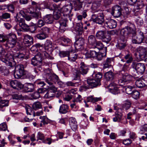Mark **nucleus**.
I'll return each mask as SVG.
<instances>
[{
	"mask_svg": "<svg viewBox=\"0 0 147 147\" xmlns=\"http://www.w3.org/2000/svg\"><path fill=\"white\" fill-rule=\"evenodd\" d=\"M76 30L79 32L80 34H82L83 30L82 25H78L76 26Z\"/></svg>",
	"mask_w": 147,
	"mask_h": 147,
	"instance_id": "0e129e2a",
	"label": "nucleus"
},
{
	"mask_svg": "<svg viewBox=\"0 0 147 147\" xmlns=\"http://www.w3.org/2000/svg\"><path fill=\"white\" fill-rule=\"evenodd\" d=\"M40 118L42 120L41 121V122L43 123L44 125L47 124L51 122V120L45 116H40Z\"/></svg>",
	"mask_w": 147,
	"mask_h": 147,
	"instance_id": "37998d69",
	"label": "nucleus"
},
{
	"mask_svg": "<svg viewBox=\"0 0 147 147\" xmlns=\"http://www.w3.org/2000/svg\"><path fill=\"white\" fill-rule=\"evenodd\" d=\"M113 59L112 58H107L103 63L104 68H107L112 67V64L113 63Z\"/></svg>",
	"mask_w": 147,
	"mask_h": 147,
	"instance_id": "bb28decb",
	"label": "nucleus"
},
{
	"mask_svg": "<svg viewBox=\"0 0 147 147\" xmlns=\"http://www.w3.org/2000/svg\"><path fill=\"white\" fill-rule=\"evenodd\" d=\"M131 103L129 101H127L122 105V108L123 110H127L130 107Z\"/></svg>",
	"mask_w": 147,
	"mask_h": 147,
	"instance_id": "5fc2aeb1",
	"label": "nucleus"
},
{
	"mask_svg": "<svg viewBox=\"0 0 147 147\" xmlns=\"http://www.w3.org/2000/svg\"><path fill=\"white\" fill-rule=\"evenodd\" d=\"M111 37L109 34L106 33L105 36L102 39L103 42H105L107 43L110 41L111 40Z\"/></svg>",
	"mask_w": 147,
	"mask_h": 147,
	"instance_id": "3c124183",
	"label": "nucleus"
},
{
	"mask_svg": "<svg viewBox=\"0 0 147 147\" xmlns=\"http://www.w3.org/2000/svg\"><path fill=\"white\" fill-rule=\"evenodd\" d=\"M26 111L28 115H32L33 117L35 116V114L34 111L31 108H26Z\"/></svg>",
	"mask_w": 147,
	"mask_h": 147,
	"instance_id": "864d4df0",
	"label": "nucleus"
},
{
	"mask_svg": "<svg viewBox=\"0 0 147 147\" xmlns=\"http://www.w3.org/2000/svg\"><path fill=\"white\" fill-rule=\"evenodd\" d=\"M102 76L101 73L100 72H98L97 74L94 72L92 75V76L94 79L97 80V81L99 80L100 82L101 79L102 78Z\"/></svg>",
	"mask_w": 147,
	"mask_h": 147,
	"instance_id": "a19ab883",
	"label": "nucleus"
},
{
	"mask_svg": "<svg viewBox=\"0 0 147 147\" xmlns=\"http://www.w3.org/2000/svg\"><path fill=\"white\" fill-rule=\"evenodd\" d=\"M87 83L89 85V86L92 88L100 86L101 83L99 81L93 78H90L87 80Z\"/></svg>",
	"mask_w": 147,
	"mask_h": 147,
	"instance_id": "f3484780",
	"label": "nucleus"
},
{
	"mask_svg": "<svg viewBox=\"0 0 147 147\" xmlns=\"http://www.w3.org/2000/svg\"><path fill=\"white\" fill-rule=\"evenodd\" d=\"M122 9L118 5H116L112 8L111 14L114 17L118 18L122 14Z\"/></svg>",
	"mask_w": 147,
	"mask_h": 147,
	"instance_id": "ddd939ff",
	"label": "nucleus"
},
{
	"mask_svg": "<svg viewBox=\"0 0 147 147\" xmlns=\"http://www.w3.org/2000/svg\"><path fill=\"white\" fill-rule=\"evenodd\" d=\"M138 55L136 58L139 61L144 60L147 55V50L146 48L140 47L137 49Z\"/></svg>",
	"mask_w": 147,
	"mask_h": 147,
	"instance_id": "9d476101",
	"label": "nucleus"
},
{
	"mask_svg": "<svg viewBox=\"0 0 147 147\" xmlns=\"http://www.w3.org/2000/svg\"><path fill=\"white\" fill-rule=\"evenodd\" d=\"M36 138L37 139L36 141H37L40 140L43 142L45 139V136L43 134H42L40 132H38L36 136Z\"/></svg>",
	"mask_w": 147,
	"mask_h": 147,
	"instance_id": "8fccbe9b",
	"label": "nucleus"
},
{
	"mask_svg": "<svg viewBox=\"0 0 147 147\" xmlns=\"http://www.w3.org/2000/svg\"><path fill=\"white\" fill-rule=\"evenodd\" d=\"M74 90L72 89L69 90L66 93L65 97V100L67 101H69L72 98V96L70 94L72 93L74 94Z\"/></svg>",
	"mask_w": 147,
	"mask_h": 147,
	"instance_id": "ea45409f",
	"label": "nucleus"
},
{
	"mask_svg": "<svg viewBox=\"0 0 147 147\" xmlns=\"http://www.w3.org/2000/svg\"><path fill=\"white\" fill-rule=\"evenodd\" d=\"M69 122L72 128H73L74 129H77V122L74 118L73 117L69 118Z\"/></svg>",
	"mask_w": 147,
	"mask_h": 147,
	"instance_id": "473e14b6",
	"label": "nucleus"
},
{
	"mask_svg": "<svg viewBox=\"0 0 147 147\" xmlns=\"http://www.w3.org/2000/svg\"><path fill=\"white\" fill-rule=\"evenodd\" d=\"M135 83L136 86L140 88H141L145 86L144 84L140 80H137Z\"/></svg>",
	"mask_w": 147,
	"mask_h": 147,
	"instance_id": "13d9d810",
	"label": "nucleus"
},
{
	"mask_svg": "<svg viewBox=\"0 0 147 147\" xmlns=\"http://www.w3.org/2000/svg\"><path fill=\"white\" fill-rule=\"evenodd\" d=\"M0 71L2 74L4 76H7L9 73V69L5 66L0 67Z\"/></svg>",
	"mask_w": 147,
	"mask_h": 147,
	"instance_id": "c9c22d12",
	"label": "nucleus"
},
{
	"mask_svg": "<svg viewBox=\"0 0 147 147\" xmlns=\"http://www.w3.org/2000/svg\"><path fill=\"white\" fill-rule=\"evenodd\" d=\"M45 73V81L50 85H52L53 82L58 81V77L55 74H52L49 69L46 70Z\"/></svg>",
	"mask_w": 147,
	"mask_h": 147,
	"instance_id": "20e7f679",
	"label": "nucleus"
},
{
	"mask_svg": "<svg viewBox=\"0 0 147 147\" xmlns=\"http://www.w3.org/2000/svg\"><path fill=\"white\" fill-rule=\"evenodd\" d=\"M131 67L135 69L137 73L141 75L143 74L145 71L146 67L144 63H136L135 62H133Z\"/></svg>",
	"mask_w": 147,
	"mask_h": 147,
	"instance_id": "0eeeda50",
	"label": "nucleus"
},
{
	"mask_svg": "<svg viewBox=\"0 0 147 147\" xmlns=\"http://www.w3.org/2000/svg\"><path fill=\"white\" fill-rule=\"evenodd\" d=\"M24 37L22 45L24 49H26L29 47L33 43V38L31 36L28 34L24 35Z\"/></svg>",
	"mask_w": 147,
	"mask_h": 147,
	"instance_id": "9b49d317",
	"label": "nucleus"
},
{
	"mask_svg": "<svg viewBox=\"0 0 147 147\" xmlns=\"http://www.w3.org/2000/svg\"><path fill=\"white\" fill-rule=\"evenodd\" d=\"M10 86L15 89H21L23 87L21 83L16 80H12L10 82Z\"/></svg>",
	"mask_w": 147,
	"mask_h": 147,
	"instance_id": "412c9836",
	"label": "nucleus"
},
{
	"mask_svg": "<svg viewBox=\"0 0 147 147\" xmlns=\"http://www.w3.org/2000/svg\"><path fill=\"white\" fill-rule=\"evenodd\" d=\"M101 0H98L94 1L92 6V8L94 9L98 7L100 5Z\"/></svg>",
	"mask_w": 147,
	"mask_h": 147,
	"instance_id": "603ef678",
	"label": "nucleus"
},
{
	"mask_svg": "<svg viewBox=\"0 0 147 147\" xmlns=\"http://www.w3.org/2000/svg\"><path fill=\"white\" fill-rule=\"evenodd\" d=\"M40 31L47 35H48L50 29L48 27H44L41 28Z\"/></svg>",
	"mask_w": 147,
	"mask_h": 147,
	"instance_id": "e2e57ef3",
	"label": "nucleus"
},
{
	"mask_svg": "<svg viewBox=\"0 0 147 147\" xmlns=\"http://www.w3.org/2000/svg\"><path fill=\"white\" fill-rule=\"evenodd\" d=\"M84 43V40L82 37H80L74 43V47L76 50L80 51L83 49V45Z\"/></svg>",
	"mask_w": 147,
	"mask_h": 147,
	"instance_id": "4468645a",
	"label": "nucleus"
},
{
	"mask_svg": "<svg viewBox=\"0 0 147 147\" xmlns=\"http://www.w3.org/2000/svg\"><path fill=\"white\" fill-rule=\"evenodd\" d=\"M105 24L110 29L115 28L117 24V22L115 20L111 19L107 20L105 21Z\"/></svg>",
	"mask_w": 147,
	"mask_h": 147,
	"instance_id": "b1692460",
	"label": "nucleus"
},
{
	"mask_svg": "<svg viewBox=\"0 0 147 147\" xmlns=\"http://www.w3.org/2000/svg\"><path fill=\"white\" fill-rule=\"evenodd\" d=\"M36 37L38 39L42 40L47 38L48 37V35H47L40 31V33L36 35Z\"/></svg>",
	"mask_w": 147,
	"mask_h": 147,
	"instance_id": "de8ad7c7",
	"label": "nucleus"
},
{
	"mask_svg": "<svg viewBox=\"0 0 147 147\" xmlns=\"http://www.w3.org/2000/svg\"><path fill=\"white\" fill-rule=\"evenodd\" d=\"M38 60L36 59L34 57H33L31 59V64L34 66H38L39 68V70L41 71L42 70L41 66L42 65V63H41Z\"/></svg>",
	"mask_w": 147,
	"mask_h": 147,
	"instance_id": "c85d7f7f",
	"label": "nucleus"
},
{
	"mask_svg": "<svg viewBox=\"0 0 147 147\" xmlns=\"http://www.w3.org/2000/svg\"><path fill=\"white\" fill-rule=\"evenodd\" d=\"M31 97L34 99H37L39 98L40 97V95L38 92H36L32 94Z\"/></svg>",
	"mask_w": 147,
	"mask_h": 147,
	"instance_id": "338daca9",
	"label": "nucleus"
},
{
	"mask_svg": "<svg viewBox=\"0 0 147 147\" xmlns=\"http://www.w3.org/2000/svg\"><path fill=\"white\" fill-rule=\"evenodd\" d=\"M106 33L105 31L102 30L99 31L96 33V36L99 39L102 40Z\"/></svg>",
	"mask_w": 147,
	"mask_h": 147,
	"instance_id": "79ce46f5",
	"label": "nucleus"
},
{
	"mask_svg": "<svg viewBox=\"0 0 147 147\" xmlns=\"http://www.w3.org/2000/svg\"><path fill=\"white\" fill-rule=\"evenodd\" d=\"M42 56L48 59H53V57L45 51H42L41 53H38L34 57L38 60V61L42 63Z\"/></svg>",
	"mask_w": 147,
	"mask_h": 147,
	"instance_id": "f8f14e48",
	"label": "nucleus"
},
{
	"mask_svg": "<svg viewBox=\"0 0 147 147\" xmlns=\"http://www.w3.org/2000/svg\"><path fill=\"white\" fill-rule=\"evenodd\" d=\"M94 45V48H96L98 49L99 50L102 49L104 48V45L100 41H97Z\"/></svg>",
	"mask_w": 147,
	"mask_h": 147,
	"instance_id": "a18cd8bd",
	"label": "nucleus"
},
{
	"mask_svg": "<svg viewBox=\"0 0 147 147\" xmlns=\"http://www.w3.org/2000/svg\"><path fill=\"white\" fill-rule=\"evenodd\" d=\"M89 70L88 67L85 64L84 62H82L78 70L81 74H86Z\"/></svg>",
	"mask_w": 147,
	"mask_h": 147,
	"instance_id": "aec40b11",
	"label": "nucleus"
},
{
	"mask_svg": "<svg viewBox=\"0 0 147 147\" xmlns=\"http://www.w3.org/2000/svg\"><path fill=\"white\" fill-rule=\"evenodd\" d=\"M136 32V29L134 25L130 24L129 26L125 27L122 29L120 31L121 35L125 38H127L129 37L134 35Z\"/></svg>",
	"mask_w": 147,
	"mask_h": 147,
	"instance_id": "7ed1b4c3",
	"label": "nucleus"
},
{
	"mask_svg": "<svg viewBox=\"0 0 147 147\" xmlns=\"http://www.w3.org/2000/svg\"><path fill=\"white\" fill-rule=\"evenodd\" d=\"M57 90V88L54 86H51L48 90L45 95L44 97L45 98H48L53 96L55 95V92Z\"/></svg>",
	"mask_w": 147,
	"mask_h": 147,
	"instance_id": "2eb2a0df",
	"label": "nucleus"
},
{
	"mask_svg": "<svg viewBox=\"0 0 147 147\" xmlns=\"http://www.w3.org/2000/svg\"><path fill=\"white\" fill-rule=\"evenodd\" d=\"M24 57V54L22 53L18 52L13 54V51H9L4 56L0 57V60L5 63L7 65L12 67L14 58L21 59H23Z\"/></svg>",
	"mask_w": 147,
	"mask_h": 147,
	"instance_id": "f257e3e1",
	"label": "nucleus"
},
{
	"mask_svg": "<svg viewBox=\"0 0 147 147\" xmlns=\"http://www.w3.org/2000/svg\"><path fill=\"white\" fill-rule=\"evenodd\" d=\"M88 41L89 44L92 45H95V43L97 41L95 37L92 35H91L89 36Z\"/></svg>",
	"mask_w": 147,
	"mask_h": 147,
	"instance_id": "f704fd0d",
	"label": "nucleus"
},
{
	"mask_svg": "<svg viewBox=\"0 0 147 147\" xmlns=\"http://www.w3.org/2000/svg\"><path fill=\"white\" fill-rule=\"evenodd\" d=\"M13 98L15 99H21L23 98V96L21 94H15L12 96Z\"/></svg>",
	"mask_w": 147,
	"mask_h": 147,
	"instance_id": "774afa93",
	"label": "nucleus"
},
{
	"mask_svg": "<svg viewBox=\"0 0 147 147\" xmlns=\"http://www.w3.org/2000/svg\"><path fill=\"white\" fill-rule=\"evenodd\" d=\"M131 37L133 43L136 44H141L144 39V34L141 32L138 34H136V32L134 35L131 36Z\"/></svg>",
	"mask_w": 147,
	"mask_h": 147,
	"instance_id": "1a4fd4ad",
	"label": "nucleus"
},
{
	"mask_svg": "<svg viewBox=\"0 0 147 147\" xmlns=\"http://www.w3.org/2000/svg\"><path fill=\"white\" fill-rule=\"evenodd\" d=\"M114 110H117L115 112L116 117L113 118V121L115 122L117 121H120L122 117V110L121 109H118V107L116 106L114 107Z\"/></svg>",
	"mask_w": 147,
	"mask_h": 147,
	"instance_id": "6ab92c4d",
	"label": "nucleus"
},
{
	"mask_svg": "<svg viewBox=\"0 0 147 147\" xmlns=\"http://www.w3.org/2000/svg\"><path fill=\"white\" fill-rule=\"evenodd\" d=\"M123 74H116L115 78L113 82L115 85L119 86L123 85L125 82L122 78Z\"/></svg>",
	"mask_w": 147,
	"mask_h": 147,
	"instance_id": "dca6fc26",
	"label": "nucleus"
},
{
	"mask_svg": "<svg viewBox=\"0 0 147 147\" xmlns=\"http://www.w3.org/2000/svg\"><path fill=\"white\" fill-rule=\"evenodd\" d=\"M52 47L51 42L49 40H47L44 44V49L45 50L51 51L52 50Z\"/></svg>",
	"mask_w": 147,
	"mask_h": 147,
	"instance_id": "2f4dec72",
	"label": "nucleus"
},
{
	"mask_svg": "<svg viewBox=\"0 0 147 147\" xmlns=\"http://www.w3.org/2000/svg\"><path fill=\"white\" fill-rule=\"evenodd\" d=\"M124 58L126 60H127L126 62L128 64L131 63L133 60L132 55L129 53H128L125 56Z\"/></svg>",
	"mask_w": 147,
	"mask_h": 147,
	"instance_id": "4c0bfd02",
	"label": "nucleus"
},
{
	"mask_svg": "<svg viewBox=\"0 0 147 147\" xmlns=\"http://www.w3.org/2000/svg\"><path fill=\"white\" fill-rule=\"evenodd\" d=\"M77 50L75 51H73L71 49L65 51V57H66L67 59L71 61H75L78 57V54L75 53Z\"/></svg>",
	"mask_w": 147,
	"mask_h": 147,
	"instance_id": "6e6552de",
	"label": "nucleus"
},
{
	"mask_svg": "<svg viewBox=\"0 0 147 147\" xmlns=\"http://www.w3.org/2000/svg\"><path fill=\"white\" fill-rule=\"evenodd\" d=\"M95 15H92V18L93 22H96V23L101 24L104 21V19L103 14L102 12L98 14L97 16L95 18H94Z\"/></svg>",
	"mask_w": 147,
	"mask_h": 147,
	"instance_id": "a211bd4d",
	"label": "nucleus"
},
{
	"mask_svg": "<svg viewBox=\"0 0 147 147\" xmlns=\"http://www.w3.org/2000/svg\"><path fill=\"white\" fill-rule=\"evenodd\" d=\"M17 20L19 22V26L24 31H29L33 33L37 28L36 26L33 23L28 25L26 24L24 19L19 18H17Z\"/></svg>",
	"mask_w": 147,
	"mask_h": 147,
	"instance_id": "f03ea898",
	"label": "nucleus"
},
{
	"mask_svg": "<svg viewBox=\"0 0 147 147\" xmlns=\"http://www.w3.org/2000/svg\"><path fill=\"white\" fill-rule=\"evenodd\" d=\"M59 24V31L63 33L64 32V21H60Z\"/></svg>",
	"mask_w": 147,
	"mask_h": 147,
	"instance_id": "4d7b16f0",
	"label": "nucleus"
},
{
	"mask_svg": "<svg viewBox=\"0 0 147 147\" xmlns=\"http://www.w3.org/2000/svg\"><path fill=\"white\" fill-rule=\"evenodd\" d=\"M26 71L24 69V65L19 64L17 65L15 68V72L14 73V76L16 78H20L22 76L25 75Z\"/></svg>",
	"mask_w": 147,
	"mask_h": 147,
	"instance_id": "423d86ee",
	"label": "nucleus"
},
{
	"mask_svg": "<svg viewBox=\"0 0 147 147\" xmlns=\"http://www.w3.org/2000/svg\"><path fill=\"white\" fill-rule=\"evenodd\" d=\"M32 107L34 109L37 110L41 109L42 107V106L41 103L37 101L33 104Z\"/></svg>",
	"mask_w": 147,
	"mask_h": 147,
	"instance_id": "c03bdc74",
	"label": "nucleus"
},
{
	"mask_svg": "<svg viewBox=\"0 0 147 147\" xmlns=\"http://www.w3.org/2000/svg\"><path fill=\"white\" fill-rule=\"evenodd\" d=\"M134 89L133 87L131 86H129L126 87L125 88V90L127 94H130L132 93L133 91V89Z\"/></svg>",
	"mask_w": 147,
	"mask_h": 147,
	"instance_id": "6e6d98bb",
	"label": "nucleus"
},
{
	"mask_svg": "<svg viewBox=\"0 0 147 147\" xmlns=\"http://www.w3.org/2000/svg\"><path fill=\"white\" fill-rule=\"evenodd\" d=\"M73 74V80L77 81L76 82L78 83H80L81 81V80L80 79V76L81 74L80 73V72L78 70H75L74 71Z\"/></svg>",
	"mask_w": 147,
	"mask_h": 147,
	"instance_id": "cd10ccee",
	"label": "nucleus"
},
{
	"mask_svg": "<svg viewBox=\"0 0 147 147\" xmlns=\"http://www.w3.org/2000/svg\"><path fill=\"white\" fill-rule=\"evenodd\" d=\"M8 40L4 45L6 47L12 48L16 45L17 42L16 35L14 34L10 33L8 35Z\"/></svg>",
	"mask_w": 147,
	"mask_h": 147,
	"instance_id": "39448f33",
	"label": "nucleus"
},
{
	"mask_svg": "<svg viewBox=\"0 0 147 147\" xmlns=\"http://www.w3.org/2000/svg\"><path fill=\"white\" fill-rule=\"evenodd\" d=\"M123 79L124 80L125 82L131 80L132 78V76L127 74H125L124 75H123Z\"/></svg>",
	"mask_w": 147,
	"mask_h": 147,
	"instance_id": "bf43d9fd",
	"label": "nucleus"
},
{
	"mask_svg": "<svg viewBox=\"0 0 147 147\" xmlns=\"http://www.w3.org/2000/svg\"><path fill=\"white\" fill-rule=\"evenodd\" d=\"M6 130L9 132L7 125L5 123H3L0 124V131H5Z\"/></svg>",
	"mask_w": 147,
	"mask_h": 147,
	"instance_id": "680f3d73",
	"label": "nucleus"
},
{
	"mask_svg": "<svg viewBox=\"0 0 147 147\" xmlns=\"http://www.w3.org/2000/svg\"><path fill=\"white\" fill-rule=\"evenodd\" d=\"M105 53H103L101 52H99L97 53L96 57L98 60L100 61L102 60V58L104 57H105L106 55V53L107 51V47H105L104 48Z\"/></svg>",
	"mask_w": 147,
	"mask_h": 147,
	"instance_id": "72a5a7b5",
	"label": "nucleus"
},
{
	"mask_svg": "<svg viewBox=\"0 0 147 147\" xmlns=\"http://www.w3.org/2000/svg\"><path fill=\"white\" fill-rule=\"evenodd\" d=\"M116 86V85H115V83L113 82L109 85V91L114 94H118L119 91Z\"/></svg>",
	"mask_w": 147,
	"mask_h": 147,
	"instance_id": "393cba45",
	"label": "nucleus"
},
{
	"mask_svg": "<svg viewBox=\"0 0 147 147\" xmlns=\"http://www.w3.org/2000/svg\"><path fill=\"white\" fill-rule=\"evenodd\" d=\"M43 20L45 23L51 24L53 21V16L51 14H47L44 17Z\"/></svg>",
	"mask_w": 147,
	"mask_h": 147,
	"instance_id": "7c9ffc66",
	"label": "nucleus"
},
{
	"mask_svg": "<svg viewBox=\"0 0 147 147\" xmlns=\"http://www.w3.org/2000/svg\"><path fill=\"white\" fill-rule=\"evenodd\" d=\"M105 78L107 81L115 80L116 77V74L110 71L105 73L104 75Z\"/></svg>",
	"mask_w": 147,
	"mask_h": 147,
	"instance_id": "5701e85b",
	"label": "nucleus"
},
{
	"mask_svg": "<svg viewBox=\"0 0 147 147\" xmlns=\"http://www.w3.org/2000/svg\"><path fill=\"white\" fill-rule=\"evenodd\" d=\"M72 8V6L70 4L65 6V12L67 13L65 15V21L67 22L68 20H71L69 14L71 13Z\"/></svg>",
	"mask_w": 147,
	"mask_h": 147,
	"instance_id": "4be33fe9",
	"label": "nucleus"
},
{
	"mask_svg": "<svg viewBox=\"0 0 147 147\" xmlns=\"http://www.w3.org/2000/svg\"><path fill=\"white\" fill-rule=\"evenodd\" d=\"M97 53L94 50H88L85 53L86 58H93L95 57Z\"/></svg>",
	"mask_w": 147,
	"mask_h": 147,
	"instance_id": "c756f323",
	"label": "nucleus"
},
{
	"mask_svg": "<svg viewBox=\"0 0 147 147\" xmlns=\"http://www.w3.org/2000/svg\"><path fill=\"white\" fill-rule=\"evenodd\" d=\"M32 16L36 19H38L41 17V13L39 12H35L32 14Z\"/></svg>",
	"mask_w": 147,
	"mask_h": 147,
	"instance_id": "69168bd1",
	"label": "nucleus"
},
{
	"mask_svg": "<svg viewBox=\"0 0 147 147\" xmlns=\"http://www.w3.org/2000/svg\"><path fill=\"white\" fill-rule=\"evenodd\" d=\"M131 94L132 97L136 99L138 98L140 95V93L137 90H134Z\"/></svg>",
	"mask_w": 147,
	"mask_h": 147,
	"instance_id": "052dcab7",
	"label": "nucleus"
},
{
	"mask_svg": "<svg viewBox=\"0 0 147 147\" xmlns=\"http://www.w3.org/2000/svg\"><path fill=\"white\" fill-rule=\"evenodd\" d=\"M82 2H74L75 11L80 10L82 7Z\"/></svg>",
	"mask_w": 147,
	"mask_h": 147,
	"instance_id": "49530a36",
	"label": "nucleus"
},
{
	"mask_svg": "<svg viewBox=\"0 0 147 147\" xmlns=\"http://www.w3.org/2000/svg\"><path fill=\"white\" fill-rule=\"evenodd\" d=\"M71 40L69 38H65V46H67L65 48L66 50V49L68 50L71 49Z\"/></svg>",
	"mask_w": 147,
	"mask_h": 147,
	"instance_id": "e433bc0d",
	"label": "nucleus"
},
{
	"mask_svg": "<svg viewBox=\"0 0 147 147\" xmlns=\"http://www.w3.org/2000/svg\"><path fill=\"white\" fill-rule=\"evenodd\" d=\"M8 100H3L0 97V107L3 108V107H7L9 105Z\"/></svg>",
	"mask_w": 147,
	"mask_h": 147,
	"instance_id": "58836bf2",
	"label": "nucleus"
},
{
	"mask_svg": "<svg viewBox=\"0 0 147 147\" xmlns=\"http://www.w3.org/2000/svg\"><path fill=\"white\" fill-rule=\"evenodd\" d=\"M41 47V45L39 43H37L35 45H33L30 48V50L31 51L34 53H36L38 51V48Z\"/></svg>",
	"mask_w": 147,
	"mask_h": 147,
	"instance_id": "09e8293b",
	"label": "nucleus"
},
{
	"mask_svg": "<svg viewBox=\"0 0 147 147\" xmlns=\"http://www.w3.org/2000/svg\"><path fill=\"white\" fill-rule=\"evenodd\" d=\"M23 91L26 92H30L33 91L34 86L33 84L29 83L23 87Z\"/></svg>",
	"mask_w": 147,
	"mask_h": 147,
	"instance_id": "a878e982",
	"label": "nucleus"
}]
</instances>
